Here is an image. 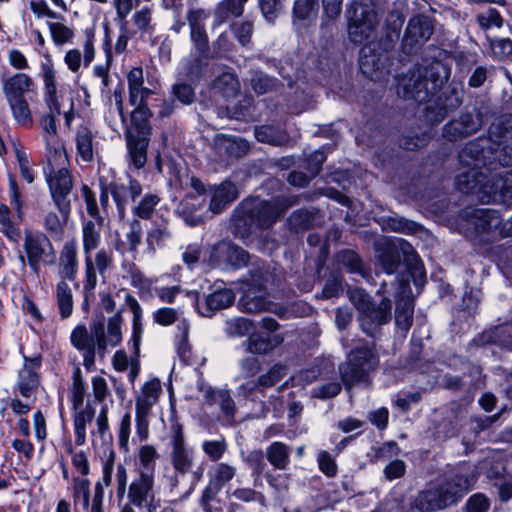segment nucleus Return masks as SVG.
Wrapping results in <instances>:
<instances>
[{
	"mask_svg": "<svg viewBox=\"0 0 512 512\" xmlns=\"http://www.w3.org/2000/svg\"><path fill=\"white\" fill-rule=\"evenodd\" d=\"M379 19L376 11L367 6L356 5L349 17L348 35L351 42L363 44L373 35Z\"/></svg>",
	"mask_w": 512,
	"mask_h": 512,
	"instance_id": "obj_13",
	"label": "nucleus"
},
{
	"mask_svg": "<svg viewBox=\"0 0 512 512\" xmlns=\"http://www.w3.org/2000/svg\"><path fill=\"white\" fill-rule=\"evenodd\" d=\"M172 239V232L166 222L155 225L147 233V245L154 253L156 248H161Z\"/></svg>",
	"mask_w": 512,
	"mask_h": 512,
	"instance_id": "obj_44",
	"label": "nucleus"
},
{
	"mask_svg": "<svg viewBox=\"0 0 512 512\" xmlns=\"http://www.w3.org/2000/svg\"><path fill=\"white\" fill-rule=\"evenodd\" d=\"M127 497L129 502L121 512H154V476L138 472L129 485Z\"/></svg>",
	"mask_w": 512,
	"mask_h": 512,
	"instance_id": "obj_12",
	"label": "nucleus"
},
{
	"mask_svg": "<svg viewBox=\"0 0 512 512\" xmlns=\"http://www.w3.org/2000/svg\"><path fill=\"white\" fill-rule=\"evenodd\" d=\"M73 499L75 505L80 504L83 506L84 509H88L90 499V481L88 479H74Z\"/></svg>",
	"mask_w": 512,
	"mask_h": 512,
	"instance_id": "obj_60",
	"label": "nucleus"
},
{
	"mask_svg": "<svg viewBox=\"0 0 512 512\" xmlns=\"http://www.w3.org/2000/svg\"><path fill=\"white\" fill-rule=\"evenodd\" d=\"M433 34V25L429 17L416 15L409 19L402 38V51L412 54L422 47Z\"/></svg>",
	"mask_w": 512,
	"mask_h": 512,
	"instance_id": "obj_15",
	"label": "nucleus"
},
{
	"mask_svg": "<svg viewBox=\"0 0 512 512\" xmlns=\"http://www.w3.org/2000/svg\"><path fill=\"white\" fill-rule=\"evenodd\" d=\"M378 358L368 347H358L352 350L344 363L339 366L341 380L347 390L354 385L366 383L369 374L375 370Z\"/></svg>",
	"mask_w": 512,
	"mask_h": 512,
	"instance_id": "obj_10",
	"label": "nucleus"
},
{
	"mask_svg": "<svg viewBox=\"0 0 512 512\" xmlns=\"http://www.w3.org/2000/svg\"><path fill=\"white\" fill-rule=\"evenodd\" d=\"M414 303L411 299H406L396 307L395 321L398 328L408 332L413 323Z\"/></svg>",
	"mask_w": 512,
	"mask_h": 512,
	"instance_id": "obj_48",
	"label": "nucleus"
},
{
	"mask_svg": "<svg viewBox=\"0 0 512 512\" xmlns=\"http://www.w3.org/2000/svg\"><path fill=\"white\" fill-rule=\"evenodd\" d=\"M470 487L469 476L461 471H456L437 487L420 492L414 505L421 512L443 509L459 501Z\"/></svg>",
	"mask_w": 512,
	"mask_h": 512,
	"instance_id": "obj_7",
	"label": "nucleus"
},
{
	"mask_svg": "<svg viewBox=\"0 0 512 512\" xmlns=\"http://www.w3.org/2000/svg\"><path fill=\"white\" fill-rule=\"evenodd\" d=\"M237 469L228 463H217L209 470V480L223 488L236 475Z\"/></svg>",
	"mask_w": 512,
	"mask_h": 512,
	"instance_id": "obj_47",
	"label": "nucleus"
},
{
	"mask_svg": "<svg viewBox=\"0 0 512 512\" xmlns=\"http://www.w3.org/2000/svg\"><path fill=\"white\" fill-rule=\"evenodd\" d=\"M485 115L482 108H475L472 112H462L457 119L445 124L443 137L448 141H457L476 133L483 125Z\"/></svg>",
	"mask_w": 512,
	"mask_h": 512,
	"instance_id": "obj_14",
	"label": "nucleus"
},
{
	"mask_svg": "<svg viewBox=\"0 0 512 512\" xmlns=\"http://www.w3.org/2000/svg\"><path fill=\"white\" fill-rule=\"evenodd\" d=\"M112 252L106 249H100L95 257L92 258L91 253L85 254V274L86 280L84 283V290L86 292L92 291L97 285V275H104L105 272L112 265Z\"/></svg>",
	"mask_w": 512,
	"mask_h": 512,
	"instance_id": "obj_16",
	"label": "nucleus"
},
{
	"mask_svg": "<svg viewBox=\"0 0 512 512\" xmlns=\"http://www.w3.org/2000/svg\"><path fill=\"white\" fill-rule=\"evenodd\" d=\"M110 194L116 203L120 218L126 214V205L130 200L134 201L142 193L141 184L133 178H129L128 184L117 181L109 182Z\"/></svg>",
	"mask_w": 512,
	"mask_h": 512,
	"instance_id": "obj_18",
	"label": "nucleus"
},
{
	"mask_svg": "<svg viewBox=\"0 0 512 512\" xmlns=\"http://www.w3.org/2000/svg\"><path fill=\"white\" fill-rule=\"evenodd\" d=\"M268 273L264 268L262 261L253 264V268L249 270V278L247 279L248 289L239 299L238 307L245 313H260L263 311H272L270 303L266 298L265 283L267 282Z\"/></svg>",
	"mask_w": 512,
	"mask_h": 512,
	"instance_id": "obj_11",
	"label": "nucleus"
},
{
	"mask_svg": "<svg viewBox=\"0 0 512 512\" xmlns=\"http://www.w3.org/2000/svg\"><path fill=\"white\" fill-rule=\"evenodd\" d=\"M132 22L141 34H152L155 30L153 23L152 10L149 7H143L132 15Z\"/></svg>",
	"mask_w": 512,
	"mask_h": 512,
	"instance_id": "obj_55",
	"label": "nucleus"
},
{
	"mask_svg": "<svg viewBox=\"0 0 512 512\" xmlns=\"http://www.w3.org/2000/svg\"><path fill=\"white\" fill-rule=\"evenodd\" d=\"M228 444L221 437L215 440H204L201 444L203 453L213 462L219 461L227 450Z\"/></svg>",
	"mask_w": 512,
	"mask_h": 512,
	"instance_id": "obj_58",
	"label": "nucleus"
},
{
	"mask_svg": "<svg viewBox=\"0 0 512 512\" xmlns=\"http://www.w3.org/2000/svg\"><path fill=\"white\" fill-rule=\"evenodd\" d=\"M234 299L233 291L225 288L207 295L202 303H197V307L203 316L211 317L216 311L230 307Z\"/></svg>",
	"mask_w": 512,
	"mask_h": 512,
	"instance_id": "obj_22",
	"label": "nucleus"
},
{
	"mask_svg": "<svg viewBox=\"0 0 512 512\" xmlns=\"http://www.w3.org/2000/svg\"><path fill=\"white\" fill-rule=\"evenodd\" d=\"M74 415V432L75 443L79 446L84 445L86 442V425L91 423L95 416V409L87 403L84 407L75 410Z\"/></svg>",
	"mask_w": 512,
	"mask_h": 512,
	"instance_id": "obj_33",
	"label": "nucleus"
},
{
	"mask_svg": "<svg viewBox=\"0 0 512 512\" xmlns=\"http://www.w3.org/2000/svg\"><path fill=\"white\" fill-rule=\"evenodd\" d=\"M405 242H401L400 246ZM401 247L395 245L386 246L378 251L377 263L381 270L387 274L395 273L401 266Z\"/></svg>",
	"mask_w": 512,
	"mask_h": 512,
	"instance_id": "obj_32",
	"label": "nucleus"
},
{
	"mask_svg": "<svg viewBox=\"0 0 512 512\" xmlns=\"http://www.w3.org/2000/svg\"><path fill=\"white\" fill-rule=\"evenodd\" d=\"M151 112L147 106L136 107L131 114L132 129L135 136L149 137L151 127L149 125V118Z\"/></svg>",
	"mask_w": 512,
	"mask_h": 512,
	"instance_id": "obj_43",
	"label": "nucleus"
},
{
	"mask_svg": "<svg viewBox=\"0 0 512 512\" xmlns=\"http://www.w3.org/2000/svg\"><path fill=\"white\" fill-rule=\"evenodd\" d=\"M337 262L351 273L364 275V264L357 253L352 250H343L337 254Z\"/></svg>",
	"mask_w": 512,
	"mask_h": 512,
	"instance_id": "obj_56",
	"label": "nucleus"
},
{
	"mask_svg": "<svg viewBox=\"0 0 512 512\" xmlns=\"http://www.w3.org/2000/svg\"><path fill=\"white\" fill-rule=\"evenodd\" d=\"M160 392L161 385L158 380L147 382L142 388L141 395L136 399L135 410L150 411L157 402Z\"/></svg>",
	"mask_w": 512,
	"mask_h": 512,
	"instance_id": "obj_38",
	"label": "nucleus"
},
{
	"mask_svg": "<svg viewBox=\"0 0 512 512\" xmlns=\"http://www.w3.org/2000/svg\"><path fill=\"white\" fill-rule=\"evenodd\" d=\"M285 366L276 364L269 371L258 377L257 383L260 390L270 388L278 383L285 376Z\"/></svg>",
	"mask_w": 512,
	"mask_h": 512,
	"instance_id": "obj_63",
	"label": "nucleus"
},
{
	"mask_svg": "<svg viewBox=\"0 0 512 512\" xmlns=\"http://www.w3.org/2000/svg\"><path fill=\"white\" fill-rule=\"evenodd\" d=\"M429 138L430 135L427 132H422L421 135L409 132L399 139V145L405 150L412 151L424 147Z\"/></svg>",
	"mask_w": 512,
	"mask_h": 512,
	"instance_id": "obj_64",
	"label": "nucleus"
},
{
	"mask_svg": "<svg viewBox=\"0 0 512 512\" xmlns=\"http://www.w3.org/2000/svg\"><path fill=\"white\" fill-rule=\"evenodd\" d=\"M297 203V197L276 198L273 201L249 198L233 211L235 234L246 238L258 229H268L286 210Z\"/></svg>",
	"mask_w": 512,
	"mask_h": 512,
	"instance_id": "obj_5",
	"label": "nucleus"
},
{
	"mask_svg": "<svg viewBox=\"0 0 512 512\" xmlns=\"http://www.w3.org/2000/svg\"><path fill=\"white\" fill-rule=\"evenodd\" d=\"M401 250L403 251V254L406 255L405 261L413 283L416 287L422 288L426 283V272L423 264L409 243L402 244Z\"/></svg>",
	"mask_w": 512,
	"mask_h": 512,
	"instance_id": "obj_31",
	"label": "nucleus"
},
{
	"mask_svg": "<svg viewBox=\"0 0 512 512\" xmlns=\"http://www.w3.org/2000/svg\"><path fill=\"white\" fill-rule=\"evenodd\" d=\"M218 248L226 254L228 262L235 268L246 266L250 261L249 253L239 246L225 243Z\"/></svg>",
	"mask_w": 512,
	"mask_h": 512,
	"instance_id": "obj_50",
	"label": "nucleus"
},
{
	"mask_svg": "<svg viewBox=\"0 0 512 512\" xmlns=\"http://www.w3.org/2000/svg\"><path fill=\"white\" fill-rule=\"evenodd\" d=\"M160 202V198L156 194H145L141 200L132 208V213L138 218L148 220L152 217L155 207Z\"/></svg>",
	"mask_w": 512,
	"mask_h": 512,
	"instance_id": "obj_52",
	"label": "nucleus"
},
{
	"mask_svg": "<svg viewBox=\"0 0 512 512\" xmlns=\"http://www.w3.org/2000/svg\"><path fill=\"white\" fill-rule=\"evenodd\" d=\"M126 141L130 163L136 169L143 168L147 162L149 137L135 136L133 131H127Z\"/></svg>",
	"mask_w": 512,
	"mask_h": 512,
	"instance_id": "obj_25",
	"label": "nucleus"
},
{
	"mask_svg": "<svg viewBox=\"0 0 512 512\" xmlns=\"http://www.w3.org/2000/svg\"><path fill=\"white\" fill-rule=\"evenodd\" d=\"M113 452L110 453L102 469V478L95 484L90 512H103L104 488L110 486L114 470Z\"/></svg>",
	"mask_w": 512,
	"mask_h": 512,
	"instance_id": "obj_27",
	"label": "nucleus"
},
{
	"mask_svg": "<svg viewBox=\"0 0 512 512\" xmlns=\"http://www.w3.org/2000/svg\"><path fill=\"white\" fill-rule=\"evenodd\" d=\"M211 55H197L190 53L183 64V74L191 82L196 83L208 77L212 71L209 64Z\"/></svg>",
	"mask_w": 512,
	"mask_h": 512,
	"instance_id": "obj_23",
	"label": "nucleus"
},
{
	"mask_svg": "<svg viewBox=\"0 0 512 512\" xmlns=\"http://www.w3.org/2000/svg\"><path fill=\"white\" fill-rule=\"evenodd\" d=\"M204 201H198V197L190 194L178 204L176 212L188 225L197 226L203 221L200 211Z\"/></svg>",
	"mask_w": 512,
	"mask_h": 512,
	"instance_id": "obj_28",
	"label": "nucleus"
},
{
	"mask_svg": "<svg viewBox=\"0 0 512 512\" xmlns=\"http://www.w3.org/2000/svg\"><path fill=\"white\" fill-rule=\"evenodd\" d=\"M125 302L133 314V320H132L133 331H132L131 341L133 343L134 351L137 354V353H139V345H140L141 337L143 334V327H142V323H141L142 308H141L139 302L136 300V298H134L130 294H126Z\"/></svg>",
	"mask_w": 512,
	"mask_h": 512,
	"instance_id": "obj_35",
	"label": "nucleus"
},
{
	"mask_svg": "<svg viewBox=\"0 0 512 512\" xmlns=\"http://www.w3.org/2000/svg\"><path fill=\"white\" fill-rule=\"evenodd\" d=\"M283 340L280 335L270 338L254 334L247 340V351L252 354H266L282 343Z\"/></svg>",
	"mask_w": 512,
	"mask_h": 512,
	"instance_id": "obj_40",
	"label": "nucleus"
},
{
	"mask_svg": "<svg viewBox=\"0 0 512 512\" xmlns=\"http://www.w3.org/2000/svg\"><path fill=\"white\" fill-rule=\"evenodd\" d=\"M214 88L225 97L234 96L239 91L238 78L232 72H224L215 79Z\"/></svg>",
	"mask_w": 512,
	"mask_h": 512,
	"instance_id": "obj_53",
	"label": "nucleus"
},
{
	"mask_svg": "<svg viewBox=\"0 0 512 512\" xmlns=\"http://www.w3.org/2000/svg\"><path fill=\"white\" fill-rule=\"evenodd\" d=\"M93 138L94 135L87 126L77 128L75 136L77 153L84 162H90L93 159Z\"/></svg>",
	"mask_w": 512,
	"mask_h": 512,
	"instance_id": "obj_37",
	"label": "nucleus"
},
{
	"mask_svg": "<svg viewBox=\"0 0 512 512\" xmlns=\"http://www.w3.org/2000/svg\"><path fill=\"white\" fill-rule=\"evenodd\" d=\"M391 307V301L388 298H383L378 305L372 302L369 309L362 312L360 319L362 330L368 335H373L376 327L390 320Z\"/></svg>",
	"mask_w": 512,
	"mask_h": 512,
	"instance_id": "obj_19",
	"label": "nucleus"
},
{
	"mask_svg": "<svg viewBox=\"0 0 512 512\" xmlns=\"http://www.w3.org/2000/svg\"><path fill=\"white\" fill-rule=\"evenodd\" d=\"M56 303L61 318H69L73 312V294L69 284L64 280L56 285Z\"/></svg>",
	"mask_w": 512,
	"mask_h": 512,
	"instance_id": "obj_39",
	"label": "nucleus"
},
{
	"mask_svg": "<svg viewBox=\"0 0 512 512\" xmlns=\"http://www.w3.org/2000/svg\"><path fill=\"white\" fill-rule=\"evenodd\" d=\"M469 223L474 225L478 232L485 233L497 230L502 217L498 211L488 208H474L465 212Z\"/></svg>",
	"mask_w": 512,
	"mask_h": 512,
	"instance_id": "obj_20",
	"label": "nucleus"
},
{
	"mask_svg": "<svg viewBox=\"0 0 512 512\" xmlns=\"http://www.w3.org/2000/svg\"><path fill=\"white\" fill-rule=\"evenodd\" d=\"M403 25V19L398 16L397 19L388 22L384 36L380 40V47L384 51L391 50L400 37V29Z\"/></svg>",
	"mask_w": 512,
	"mask_h": 512,
	"instance_id": "obj_54",
	"label": "nucleus"
},
{
	"mask_svg": "<svg viewBox=\"0 0 512 512\" xmlns=\"http://www.w3.org/2000/svg\"><path fill=\"white\" fill-rule=\"evenodd\" d=\"M254 134L259 142L273 146L286 145L290 140L286 130L279 125H262L256 127Z\"/></svg>",
	"mask_w": 512,
	"mask_h": 512,
	"instance_id": "obj_30",
	"label": "nucleus"
},
{
	"mask_svg": "<svg viewBox=\"0 0 512 512\" xmlns=\"http://www.w3.org/2000/svg\"><path fill=\"white\" fill-rule=\"evenodd\" d=\"M6 100L23 99L25 93L33 92L35 88L32 78L25 73H16L2 82Z\"/></svg>",
	"mask_w": 512,
	"mask_h": 512,
	"instance_id": "obj_21",
	"label": "nucleus"
},
{
	"mask_svg": "<svg viewBox=\"0 0 512 512\" xmlns=\"http://www.w3.org/2000/svg\"><path fill=\"white\" fill-rule=\"evenodd\" d=\"M14 120L22 127L30 128L33 125L32 114L25 98L6 100Z\"/></svg>",
	"mask_w": 512,
	"mask_h": 512,
	"instance_id": "obj_42",
	"label": "nucleus"
},
{
	"mask_svg": "<svg viewBox=\"0 0 512 512\" xmlns=\"http://www.w3.org/2000/svg\"><path fill=\"white\" fill-rule=\"evenodd\" d=\"M265 457V454L260 449L249 451L245 457L244 461L250 468L254 478H259L266 470L267 464L265 462Z\"/></svg>",
	"mask_w": 512,
	"mask_h": 512,
	"instance_id": "obj_62",
	"label": "nucleus"
},
{
	"mask_svg": "<svg viewBox=\"0 0 512 512\" xmlns=\"http://www.w3.org/2000/svg\"><path fill=\"white\" fill-rule=\"evenodd\" d=\"M450 74V67L442 61L416 67L410 74L399 79L397 94L418 103L429 102L425 108V119L432 125L438 124L462 103L461 84L451 83L443 87Z\"/></svg>",
	"mask_w": 512,
	"mask_h": 512,
	"instance_id": "obj_1",
	"label": "nucleus"
},
{
	"mask_svg": "<svg viewBox=\"0 0 512 512\" xmlns=\"http://www.w3.org/2000/svg\"><path fill=\"white\" fill-rule=\"evenodd\" d=\"M26 363L19 371L18 375V389L23 397H30L32 392L39 384V377L36 369L41 365L40 357L29 359L30 364L27 363L28 359L25 358Z\"/></svg>",
	"mask_w": 512,
	"mask_h": 512,
	"instance_id": "obj_24",
	"label": "nucleus"
},
{
	"mask_svg": "<svg viewBox=\"0 0 512 512\" xmlns=\"http://www.w3.org/2000/svg\"><path fill=\"white\" fill-rule=\"evenodd\" d=\"M66 222L67 220L65 221L63 218L61 220L55 212L49 211L43 217L44 233L48 235L49 238L60 241L64 237Z\"/></svg>",
	"mask_w": 512,
	"mask_h": 512,
	"instance_id": "obj_45",
	"label": "nucleus"
},
{
	"mask_svg": "<svg viewBox=\"0 0 512 512\" xmlns=\"http://www.w3.org/2000/svg\"><path fill=\"white\" fill-rule=\"evenodd\" d=\"M190 40L193 44L191 53L197 55H210L208 35L205 28L190 30Z\"/></svg>",
	"mask_w": 512,
	"mask_h": 512,
	"instance_id": "obj_59",
	"label": "nucleus"
},
{
	"mask_svg": "<svg viewBox=\"0 0 512 512\" xmlns=\"http://www.w3.org/2000/svg\"><path fill=\"white\" fill-rule=\"evenodd\" d=\"M459 162L468 170L461 172L456 177V187L465 194H475L482 203L502 202L508 197H512V170L502 173H494L490 165H476L466 163L461 159L459 152Z\"/></svg>",
	"mask_w": 512,
	"mask_h": 512,
	"instance_id": "obj_3",
	"label": "nucleus"
},
{
	"mask_svg": "<svg viewBox=\"0 0 512 512\" xmlns=\"http://www.w3.org/2000/svg\"><path fill=\"white\" fill-rule=\"evenodd\" d=\"M253 330V323L244 317L228 319L225 323V331L230 337H242Z\"/></svg>",
	"mask_w": 512,
	"mask_h": 512,
	"instance_id": "obj_57",
	"label": "nucleus"
},
{
	"mask_svg": "<svg viewBox=\"0 0 512 512\" xmlns=\"http://www.w3.org/2000/svg\"><path fill=\"white\" fill-rule=\"evenodd\" d=\"M68 164L66 151L63 148H56L50 154L48 166L44 170L51 199L65 221L70 216L72 201L77 199L73 192L74 180L67 168Z\"/></svg>",
	"mask_w": 512,
	"mask_h": 512,
	"instance_id": "obj_6",
	"label": "nucleus"
},
{
	"mask_svg": "<svg viewBox=\"0 0 512 512\" xmlns=\"http://www.w3.org/2000/svg\"><path fill=\"white\" fill-rule=\"evenodd\" d=\"M207 401L210 405L219 406L221 412L228 421L234 420L236 406L229 391L223 389L209 390L207 392Z\"/></svg>",
	"mask_w": 512,
	"mask_h": 512,
	"instance_id": "obj_34",
	"label": "nucleus"
},
{
	"mask_svg": "<svg viewBox=\"0 0 512 512\" xmlns=\"http://www.w3.org/2000/svg\"><path fill=\"white\" fill-rule=\"evenodd\" d=\"M169 461L173 473L167 477L171 493L180 498H188L203 477L201 468L194 469V449L185 439L184 428L178 421H173L169 429Z\"/></svg>",
	"mask_w": 512,
	"mask_h": 512,
	"instance_id": "obj_2",
	"label": "nucleus"
},
{
	"mask_svg": "<svg viewBox=\"0 0 512 512\" xmlns=\"http://www.w3.org/2000/svg\"><path fill=\"white\" fill-rule=\"evenodd\" d=\"M247 0H223L215 11V18L219 23L224 22L229 14L238 17L243 13L244 4Z\"/></svg>",
	"mask_w": 512,
	"mask_h": 512,
	"instance_id": "obj_49",
	"label": "nucleus"
},
{
	"mask_svg": "<svg viewBox=\"0 0 512 512\" xmlns=\"http://www.w3.org/2000/svg\"><path fill=\"white\" fill-rule=\"evenodd\" d=\"M138 456L141 465V467L138 469V472L154 476L156 459L159 457L156 449L152 445H143L139 449Z\"/></svg>",
	"mask_w": 512,
	"mask_h": 512,
	"instance_id": "obj_51",
	"label": "nucleus"
},
{
	"mask_svg": "<svg viewBox=\"0 0 512 512\" xmlns=\"http://www.w3.org/2000/svg\"><path fill=\"white\" fill-rule=\"evenodd\" d=\"M96 221L97 222L87 220L82 225V244L84 255L91 253L100 245L102 223L99 225V220Z\"/></svg>",
	"mask_w": 512,
	"mask_h": 512,
	"instance_id": "obj_36",
	"label": "nucleus"
},
{
	"mask_svg": "<svg viewBox=\"0 0 512 512\" xmlns=\"http://www.w3.org/2000/svg\"><path fill=\"white\" fill-rule=\"evenodd\" d=\"M59 274L62 280L73 281L78 270L77 244L74 240L64 244L59 258Z\"/></svg>",
	"mask_w": 512,
	"mask_h": 512,
	"instance_id": "obj_26",
	"label": "nucleus"
},
{
	"mask_svg": "<svg viewBox=\"0 0 512 512\" xmlns=\"http://www.w3.org/2000/svg\"><path fill=\"white\" fill-rule=\"evenodd\" d=\"M476 23L483 31L492 28L501 29L505 20L496 8L489 7L475 16Z\"/></svg>",
	"mask_w": 512,
	"mask_h": 512,
	"instance_id": "obj_46",
	"label": "nucleus"
},
{
	"mask_svg": "<svg viewBox=\"0 0 512 512\" xmlns=\"http://www.w3.org/2000/svg\"><path fill=\"white\" fill-rule=\"evenodd\" d=\"M503 143L495 148V143L490 138H478L470 141L461 150V159L466 163L477 161L476 165H490L493 172L497 173V167L512 166V133L505 131L500 135Z\"/></svg>",
	"mask_w": 512,
	"mask_h": 512,
	"instance_id": "obj_8",
	"label": "nucleus"
},
{
	"mask_svg": "<svg viewBox=\"0 0 512 512\" xmlns=\"http://www.w3.org/2000/svg\"><path fill=\"white\" fill-rule=\"evenodd\" d=\"M208 210L212 214H220L238 198V190L231 181H223L208 187Z\"/></svg>",
	"mask_w": 512,
	"mask_h": 512,
	"instance_id": "obj_17",
	"label": "nucleus"
},
{
	"mask_svg": "<svg viewBox=\"0 0 512 512\" xmlns=\"http://www.w3.org/2000/svg\"><path fill=\"white\" fill-rule=\"evenodd\" d=\"M122 317L120 313L107 321V331L102 320L93 322L90 330L83 324L77 325L71 332L70 342L83 355V364L90 369L95 364L96 355L103 359L109 346L115 347L122 341Z\"/></svg>",
	"mask_w": 512,
	"mask_h": 512,
	"instance_id": "obj_4",
	"label": "nucleus"
},
{
	"mask_svg": "<svg viewBox=\"0 0 512 512\" xmlns=\"http://www.w3.org/2000/svg\"><path fill=\"white\" fill-rule=\"evenodd\" d=\"M0 231L13 243H18L21 238V230L17 223L11 220V210L5 204L0 203Z\"/></svg>",
	"mask_w": 512,
	"mask_h": 512,
	"instance_id": "obj_41",
	"label": "nucleus"
},
{
	"mask_svg": "<svg viewBox=\"0 0 512 512\" xmlns=\"http://www.w3.org/2000/svg\"><path fill=\"white\" fill-rule=\"evenodd\" d=\"M291 447L284 442L274 441L267 446V461L277 470H287L290 465Z\"/></svg>",
	"mask_w": 512,
	"mask_h": 512,
	"instance_id": "obj_29",
	"label": "nucleus"
},
{
	"mask_svg": "<svg viewBox=\"0 0 512 512\" xmlns=\"http://www.w3.org/2000/svg\"><path fill=\"white\" fill-rule=\"evenodd\" d=\"M250 85L254 92L261 95L273 91L277 86V80L257 71L253 72Z\"/></svg>",
	"mask_w": 512,
	"mask_h": 512,
	"instance_id": "obj_61",
	"label": "nucleus"
},
{
	"mask_svg": "<svg viewBox=\"0 0 512 512\" xmlns=\"http://www.w3.org/2000/svg\"><path fill=\"white\" fill-rule=\"evenodd\" d=\"M24 255H19L22 267L27 264L31 271L39 276L41 266H52L56 263V251L48 235L42 231L24 230Z\"/></svg>",
	"mask_w": 512,
	"mask_h": 512,
	"instance_id": "obj_9",
	"label": "nucleus"
}]
</instances>
